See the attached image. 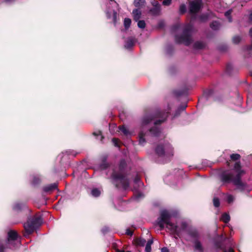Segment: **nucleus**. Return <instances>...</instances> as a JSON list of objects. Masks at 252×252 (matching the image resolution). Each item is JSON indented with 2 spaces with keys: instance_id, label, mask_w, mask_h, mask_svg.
I'll list each match as a JSON object with an SVG mask.
<instances>
[{
  "instance_id": "nucleus-1",
  "label": "nucleus",
  "mask_w": 252,
  "mask_h": 252,
  "mask_svg": "<svg viewBox=\"0 0 252 252\" xmlns=\"http://www.w3.org/2000/svg\"><path fill=\"white\" fill-rule=\"evenodd\" d=\"M171 216L166 210H162L160 212V217L157 221V224L163 229L164 226L172 233L180 236L182 232L186 230L187 224L182 222L178 225H174L171 220Z\"/></svg>"
},
{
  "instance_id": "nucleus-2",
  "label": "nucleus",
  "mask_w": 252,
  "mask_h": 252,
  "mask_svg": "<svg viewBox=\"0 0 252 252\" xmlns=\"http://www.w3.org/2000/svg\"><path fill=\"white\" fill-rule=\"evenodd\" d=\"M234 169L237 173V176L232 179V175L230 173L223 174L221 176V180L223 182H228L232 180L234 184L237 187V189L241 190L247 189L248 187L246 184L241 182L240 176L244 174L245 172L240 169V164L239 162H236L234 165Z\"/></svg>"
},
{
  "instance_id": "nucleus-3",
  "label": "nucleus",
  "mask_w": 252,
  "mask_h": 252,
  "mask_svg": "<svg viewBox=\"0 0 252 252\" xmlns=\"http://www.w3.org/2000/svg\"><path fill=\"white\" fill-rule=\"evenodd\" d=\"M42 222L40 217L34 218L29 219L26 223L24 224V228L26 231L30 234L32 233L35 228L40 225Z\"/></svg>"
},
{
  "instance_id": "nucleus-4",
  "label": "nucleus",
  "mask_w": 252,
  "mask_h": 252,
  "mask_svg": "<svg viewBox=\"0 0 252 252\" xmlns=\"http://www.w3.org/2000/svg\"><path fill=\"white\" fill-rule=\"evenodd\" d=\"M156 153L159 156L164 158H169L173 155V149L169 144L158 146L156 149Z\"/></svg>"
},
{
  "instance_id": "nucleus-5",
  "label": "nucleus",
  "mask_w": 252,
  "mask_h": 252,
  "mask_svg": "<svg viewBox=\"0 0 252 252\" xmlns=\"http://www.w3.org/2000/svg\"><path fill=\"white\" fill-rule=\"evenodd\" d=\"M189 235L193 240V247L195 251L198 252H203L204 249L200 242L198 240L199 238V234L195 230L191 231Z\"/></svg>"
},
{
  "instance_id": "nucleus-6",
  "label": "nucleus",
  "mask_w": 252,
  "mask_h": 252,
  "mask_svg": "<svg viewBox=\"0 0 252 252\" xmlns=\"http://www.w3.org/2000/svg\"><path fill=\"white\" fill-rule=\"evenodd\" d=\"M202 6V0H194L189 3V10L191 13L198 12Z\"/></svg>"
},
{
  "instance_id": "nucleus-7",
  "label": "nucleus",
  "mask_w": 252,
  "mask_h": 252,
  "mask_svg": "<svg viewBox=\"0 0 252 252\" xmlns=\"http://www.w3.org/2000/svg\"><path fill=\"white\" fill-rule=\"evenodd\" d=\"M17 234L15 231H10L8 233V244H12L13 241L19 243V241L17 239Z\"/></svg>"
},
{
  "instance_id": "nucleus-8",
  "label": "nucleus",
  "mask_w": 252,
  "mask_h": 252,
  "mask_svg": "<svg viewBox=\"0 0 252 252\" xmlns=\"http://www.w3.org/2000/svg\"><path fill=\"white\" fill-rule=\"evenodd\" d=\"M176 40L179 43H183L186 45H189L190 43V39L188 37H183L180 38L176 37Z\"/></svg>"
},
{
  "instance_id": "nucleus-9",
  "label": "nucleus",
  "mask_w": 252,
  "mask_h": 252,
  "mask_svg": "<svg viewBox=\"0 0 252 252\" xmlns=\"http://www.w3.org/2000/svg\"><path fill=\"white\" fill-rule=\"evenodd\" d=\"M152 5L154 6V7H156V11L157 12H154L153 10L152 11V14L153 15H158L160 11V5L159 4V3L155 1V0H154L153 1H152Z\"/></svg>"
},
{
  "instance_id": "nucleus-10",
  "label": "nucleus",
  "mask_w": 252,
  "mask_h": 252,
  "mask_svg": "<svg viewBox=\"0 0 252 252\" xmlns=\"http://www.w3.org/2000/svg\"><path fill=\"white\" fill-rule=\"evenodd\" d=\"M134 19L137 21L141 17V12L138 9H135L132 12Z\"/></svg>"
},
{
  "instance_id": "nucleus-11",
  "label": "nucleus",
  "mask_w": 252,
  "mask_h": 252,
  "mask_svg": "<svg viewBox=\"0 0 252 252\" xmlns=\"http://www.w3.org/2000/svg\"><path fill=\"white\" fill-rule=\"evenodd\" d=\"M102 192V190L100 189L94 188L91 191V194L94 197L99 196Z\"/></svg>"
},
{
  "instance_id": "nucleus-12",
  "label": "nucleus",
  "mask_w": 252,
  "mask_h": 252,
  "mask_svg": "<svg viewBox=\"0 0 252 252\" xmlns=\"http://www.w3.org/2000/svg\"><path fill=\"white\" fill-rule=\"evenodd\" d=\"M145 136L146 134L144 133L143 131H141L139 135V141L140 144L143 145L145 142Z\"/></svg>"
},
{
  "instance_id": "nucleus-13",
  "label": "nucleus",
  "mask_w": 252,
  "mask_h": 252,
  "mask_svg": "<svg viewBox=\"0 0 252 252\" xmlns=\"http://www.w3.org/2000/svg\"><path fill=\"white\" fill-rule=\"evenodd\" d=\"M133 44H134L133 40L131 38H129L126 41V42L125 45V47L126 49H129L133 45Z\"/></svg>"
},
{
  "instance_id": "nucleus-14",
  "label": "nucleus",
  "mask_w": 252,
  "mask_h": 252,
  "mask_svg": "<svg viewBox=\"0 0 252 252\" xmlns=\"http://www.w3.org/2000/svg\"><path fill=\"white\" fill-rule=\"evenodd\" d=\"M153 240H149L146 245L145 247V252H151V245L153 244Z\"/></svg>"
},
{
  "instance_id": "nucleus-15",
  "label": "nucleus",
  "mask_w": 252,
  "mask_h": 252,
  "mask_svg": "<svg viewBox=\"0 0 252 252\" xmlns=\"http://www.w3.org/2000/svg\"><path fill=\"white\" fill-rule=\"evenodd\" d=\"M119 129L125 135L128 136L130 134L128 130L124 126L119 127Z\"/></svg>"
},
{
  "instance_id": "nucleus-16",
  "label": "nucleus",
  "mask_w": 252,
  "mask_h": 252,
  "mask_svg": "<svg viewBox=\"0 0 252 252\" xmlns=\"http://www.w3.org/2000/svg\"><path fill=\"white\" fill-rule=\"evenodd\" d=\"M221 220L225 223L228 222L230 220L229 215L226 213L223 214L221 216Z\"/></svg>"
},
{
  "instance_id": "nucleus-17",
  "label": "nucleus",
  "mask_w": 252,
  "mask_h": 252,
  "mask_svg": "<svg viewBox=\"0 0 252 252\" xmlns=\"http://www.w3.org/2000/svg\"><path fill=\"white\" fill-rule=\"evenodd\" d=\"M145 3L144 0H134V4L136 7H140Z\"/></svg>"
},
{
  "instance_id": "nucleus-18",
  "label": "nucleus",
  "mask_w": 252,
  "mask_h": 252,
  "mask_svg": "<svg viewBox=\"0 0 252 252\" xmlns=\"http://www.w3.org/2000/svg\"><path fill=\"white\" fill-rule=\"evenodd\" d=\"M211 27L213 30H217L220 27V24L218 22L214 21L211 24Z\"/></svg>"
},
{
  "instance_id": "nucleus-19",
  "label": "nucleus",
  "mask_w": 252,
  "mask_h": 252,
  "mask_svg": "<svg viewBox=\"0 0 252 252\" xmlns=\"http://www.w3.org/2000/svg\"><path fill=\"white\" fill-rule=\"evenodd\" d=\"M131 24V20L129 18H125L124 20V26L126 29H128Z\"/></svg>"
},
{
  "instance_id": "nucleus-20",
  "label": "nucleus",
  "mask_w": 252,
  "mask_h": 252,
  "mask_svg": "<svg viewBox=\"0 0 252 252\" xmlns=\"http://www.w3.org/2000/svg\"><path fill=\"white\" fill-rule=\"evenodd\" d=\"M151 120L152 119L151 117H147L144 118L142 121L143 127L148 124Z\"/></svg>"
},
{
  "instance_id": "nucleus-21",
  "label": "nucleus",
  "mask_w": 252,
  "mask_h": 252,
  "mask_svg": "<svg viewBox=\"0 0 252 252\" xmlns=\"http://www.w3.org/2000/svg\"><path fill=\"white\" fill-rule=\"evenodd\" d=\"M159 132V131L157 127L155 128L150 129L149 131V133L154 136L158 135V133Z\"/></svg>"
},
{
  "instance_id": "nucleus-22",
  "label": "nucleus",
  "mask_w": 252,
  "mask_h": 252,
  "mask_svg": "<svg viewBox=\"0 0 252 252\" xmlns=\"http://www.w3.org/2000/svg\"><path fill=\"white\" fill-rule=\"evenodd\" d=\"M137 244L139 246H144L146 243V241L145 239L139 238L137 240Z\"/></svg>"
},
{
  "instance_id": "nucleus-23",
  "label": "nucleus",
  "mask_w": 252,
  "mask_h": 252,
  "mask_svg": "<svg viewBox=\"0 0 252 252\" xmlns=\"http://www.w3.org/2000/svg\"><path fill=\"white\" fill-rule=\"evenodd\" d=\"M137 25L138 27L141 29H144L145 27V23L143 20L139 21Z\"/></svg>"
},
{
  "instance_id": "nucleus-24",
  "label": "nucleus",
  "mask_w": 252,
  "mask_h": 252,
  "mask_svg": "<svg viewBox=\"0 0 252 252\" xmlns=\"http://www.w3.org/2000/svg\"><path fill=\"white\" fill-rule=\"evenodd\" d=\"M94 135H96L97 136V138L100 139V140H102V139L103 138V136H102L101 135V131H96V132H94Z\"/></svg>"
},
{
  "instance_id": "nucleus-25",
  "label": "nucleus",
  "mask_w": 252,
  "mask_h": 252,
  "mask_svg": "<svg viewBox=\"0 0 252 252\" xmlns=\"http://www.w3.org/2000/svg\"><path fill=\"white\" fill-rule=\"evenodd\" d=\"M241 40V38L239 36H235L233 38V42L234 43H238Z\"/></svg>"
},
{
  "instance_id": "nucleus-26",
  "label": "nucleus",
  "mask_w": 252,
  "mask_h": 252,
  "mask_svg": "<svg viewBox=\"0 0 252 252\" xmlns=\"http://www.w3.org/2000/svg\"><path fill=\"white\" fill-rule=\"evenodd\" d=\"M230 158L231 159L235 160L240 158V156L239 154H232L231 155Z\"/></svg>"
},
{
  "instance_id": "nucleus-27",
  "label": "nucleus",
  "mask_w": 252,
  "mask_h": 252,
  "mask_svg": "<svg viewBox=\"0 0 252 252\" xmlns=\"http://www.w3.org/2000/svg\"><path fill=\"white\" fill-rule=\"evenodd\" d=\"M213 204L215 207H219L220 205V201L219 199H218L217 198H214L213 199Z\"/></svg>"
},
{
  "instance_id": "nucleus-28",
  "label": "nucleus",
  "mask_w": 252,
  "mask_h": 252,
  "mask_svg": "<svg viewBox=\"0 0 252 252\" xmlns=\"http://www.w3.org/2000/svg\"><path fill=\"white\" fill-rule=\"evenodd\" d=\"M226 200L229 203H231L234 200V197L231 195H228L226 197Z\"/></svg>"
},
{
  "instance_id": "nucleus-29",
  "label": "nucleus",
  "mask_w": 252,
  "mask_h": 252,
  "mask_svg": "<svg viewBox=\"0 0 252 252\" xmlns=\"http://www.w3.org/2000/svg\"><path fill=\"white\" fill-rule=\"evenodd\" d=\"M231 13V10H229L225 13V16L228 18L229 22H231V19L230 17V15Z\"/></svg>"
},
{
  "instance_id": "nucleus-30",
  "label": "nucleus",
  "mask_w": 252,
  "mask_h": 252,
  "mask_svg": "<svg viewBox=\"0 0 252 252\" xmlns=\"http://www.w3.org/2000/svg\"><path fill=\"white\" fill-rule=\"evenodd\" d=\"M186 7L185 5L182 4L180 7V11L181 13H184L186 11Z\"/></svg>"
},
{
  "instance_id": "nucleus-31",
  "label": "nucleus",
  "mask_w": 252,
  "mask_h": 252,
  "mask_svg": "<svg viewBox=\"0 0 252 252\" xmlns=\"http://www.w3.org/2000/svg\"><path fill=\"white\" fill-rule=\"evenodd\" d=\"M172 0H164L162 2V4L164 5H169L171 4Z\"/></svg>"
},
{
  "instance_id": "nucleus-32",
  "label": "nucleus",
  "mask_w": 252,
  "mask_h": 252,
  "mask_svg": "<svg viewBox=\"0 0 252 252\" xmlns=\"http://www.w3.org/2000/svg\"><path fill=\"white\" fill-rule=\"evenodd\" d=\"M112 142L115 146H118V140L116 138L112 139Z\"/></svg>"
},
{
  "instance_id": "nucleus-33",
  "label": "nucleus",
  "mask_w": 252,
  "mask_h": 252,
  "mask_svg": "<svg viewBox=\"0 0 252 252\" xmlns=\"http://www.w3.org/2000/svg\"><path fill=\"white\" fill-rule=\"evenodd\" d=\"M56 188V185L55 184H54V185L51 186L50 187H49V188L48 189H47L46 190H51L53 189H55Z\"/></svg>"
},
{
  "instance_id": "nucleus-34",
  "label": "nucleus",
  "mask_w": 252,
  "mask_h": 252,
  "mask_svg": "<svg viewBox=\"0 0 252 252\" xmlns=\"http://www.w3.org/2000/svg\"><path fill=\"white\" fill-rule=\"evenodd\" d=\"M116 15H117V13L115 11H113V20H114V22H115V21H116Z\"/></svg>"
},
{
  "instance_id": "nucleus-35",
  "label": "nucleus",
  "mask_w": 252,
  "mask_h": 252,
  "mask_svg": "<svg viewBox=\"0 0 252 252\" xmlns=\"http://www.w3.org/2000/svg\"><path fill=\"white\" fill-rule=\"evenodd\" d=\"M164 120H165V119H162V120H159L158 121H156L155 122V124L156 125H157L158 123H162Z\"/></svg>"
},
{
  "instance_id": "nucleus-36",
  "label": "nucleus",
  "mask_w": 252,
  "mask_h": 252,
  "mask_svg": "<svg viewBox=\"0 0 252 252\" xmlns=\"http://www.w3.org/2000/svg\"><path fill=\"white\" fill-rule=\"evenodd\" d=\"M161 252H169V251L166 248H163L161 250Z\"/></svg>"
},
{
  "instance_id": "nucleus-37",
  "label": "nucleus",
  "mask_w": 252,
  "mask_h": 252,
  "mask_svg": "<svg viewBox=\"0 0 252 252\" xmlns=\"http://www.w3.org/2000/svg\"><path fill=\"white\" fill-rule=\"evenodd\" d=\"M224 252H234L233 249H229L227 250H225Z\"/></svg>"
},
{
  "instance_id": "nucleus-38",
  "label": "nucleus",
  "mask_w": 252,
  "mask_h": 252,
  "mask_svg": "<svg viewBox=\"0 0 252 252\" xmlns=\"http://www.w3.org/2000/svg\"><path fill=\"white\" fill-rule=\"evenodd\" d=\"M112 178L115 179H120L121 177L119 176H116L114 174L112 175Z\"/></svg>"
},
{
  "instance_id": "nucleus-39",
  "label": "nucleus",
  "mask_w": 252,
  "mask_h": 252,
  "mask_svg": "<svg viewBox=\"0 0 252 252\" xmlns=\"http://www.w3.org/2000/svg\"><path fill=\"white\" fill-rule=\"evenodd\" d=\"M153 10L154 12H156L157 11H156V7H154V8L152 9L151 10V13H152V11Z\"/></svg>"
},
{
  "instance_id": "nucleus-40",
  "label": "nucleus",
  "mask_w": 252,
  "mask_h": 252,
  "mask_svg": "<svg viewBox=\"0 0 252 252\" xmlns=\"http://www.w3.org/2000/svg\"><path fill=\"white\" fill-rule=\"evenodd\" d=\"M250 20L252 21V12L250 15Z\"/></svg>"
},
{
  "instance_id": "nucleus-41",
  "label": "nucleus",
  "mask_w": 252,
  "mask_h": 252,
  "mask_svg": "<svg viewBox=\"0 0 252 252\" xmlns=\"http://www.w3.org/2000/svg\"><path fill=\"white\" fill-rule=\"evenodd\" d=\"M186 107V106L182 107V111L184 110L185 109Z\"/></svg>"
},
{
  "instance_id": "nucleus-42",
  "label": "nucleus",
  "mask_w": 252,
  "mask_h": 252,
  "mask_svg": "<svg viewBox=\"0 0 252 252\" xmlns=\"http://www.w3.org/2000/svg\"><path fill=\"white\" fill-rule=\"evenodd\" d=\"M126 233V234H127L128 235L131 234V233L130 232H129V231H127Z\"/></svg>"
},
{
  "instance_id": "nucleus-43",
  "label": "nucleus",
  "mask_w": 252,
  "mask_h": 252,
  "mask_svg": "<svg viewBox=\"0 0 252 252\" xmlns=\"http://www.w3.org/2000/svg\"><path fill=\"white\" fill-rule=\"evenodd\" d=\"M107 17L108 18H110V15L109 14V12H107Z\"/></svg>"
},
{
  "instance_id": "nucleus-44",
  "label": "nucleus",
  "mask_w": 252,
  "mask_h": 252,
  "mask_svg": "<svg viewBox=\"0 0 252 252\" xmlns=\"http://www.w3.org/2000/svg\"><path fill=\"white\" fill-rule=\"evenodd\" d=\"M2 252V248H0V252Z\"/></svg>"
},
{
  "instance_id": "nucleus-45",
  "label": "nucleus",
  "mask_w": 252,
  "mask_h": 252,
  "mask_svg": "<svg viewBox=\"0 0 252 252\" xmlns=\"http://www.w3.org/2000/svg\"><path fill=\"white\" fill-rule=\"evenodd\" d=\"M37 183V182H36V181H33V183H34V184H36V183Z\"/></svg>"
},
{
  "instance_id": "nucleus-46",
  "label": "nucleus",
  "mask_w": 252,
  "mask_h": 252,
  "mask_svg": "<svg viewBox=\"0 0 252 252\" xmlns=\"http://www.w3.org/2000/svg\"><path fill=\"white\" fill-rule=\"evenodd\" d=\"M160 115V114H159V115H158V116L157 117H159Z\"/></svg>"
},
{
  "instance_id": "nucleus-47",
  "label": "nucleus",
  "mask_w": 252,
  "mask_h": 252,
  "mask_svg": "<svg viewBox=\"0 0 252 252\" xmlns=\"http://www.w3.org/2000/svg\"><path fill=\"white\" fill-rule=\"evenodd\" d=\"M251 74L252 76V71L251 72Z\"/></svg>"
}]
</instances>
